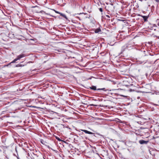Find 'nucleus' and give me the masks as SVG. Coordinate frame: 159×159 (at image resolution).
Wrapping results in <instances>:
<instances>
[{"mask_svg":"<svg viewBox=\"0 0 159 159\" xmlns=\"http://www.w3.org/2000/svg\"><path fill=\"white\" fill-rule=\"evenodd\" d=\"M59 141H61V140L60 139V138H56Z\"/></svg>","mask_w":159,"mask_h":159,"instance_id":"obj_17","label":"nucleus"},{"mask_svg":"<svg viewBox=\"0 0 159 159\" xmlns=\"http://www.w3.org/2000/svg\"><path fill=\"white\" fill-rule=\"evenodd\" d=\"M90 88L93 90H96V87L94 86H92L91 87H90Z\"/></svg>","mask_w":159,"mask_h":159,"instance_id":"obj_9","label":"nucleus"},{"mask_svg":"<svg viewBox=\"0 0 159 159\" xmlns=\"http://www.w3.org/2000/svg\"><path fill=\"white\" fill-rule=\"evenodd\" d=\"M142 17L143 18L144 21L145 22L147 21L148 17L145 16H142Z\"/></svg>","mask_w":159,"mask_h":159,"instance_id":"obj_5","label":"nucleus"},{"mask_svg":"<svg viewBox=\"0 0 159 159\" xmlns=\"http://www.w3.org/2000/svg\"><path fill=\"white\" fill-rule=\"evenodd\" d=\"M97 90H103L105 91V88H102V89H97Z\"/></svg>","mask_w":159,"mask_h":159,"instance_id":"obj_11","label":"nucleus"},{"mask_svg":"<svg viewBox=\"0 0 159 159\" xmlns=\"http://www.w3.org/2000/svg\"><path fill=\"white\" fill-rule=\"evenodd\" d=\"M63 17H64V18H65L66 20L68 19L67 18V17L64 14L63 16Z\"/></svg>","mask_w":159,"mask_h":159,"instance_id":"obj_12","label":"nucleus"},{"mask_svg":"<svg viewBox=\"0 0 159 159\" xmlns=\"http://www.w3.org/2000/svg\"><path fill=\"white\" fill-rule=\"evenodd\" d=\"M60 14L61 16H63V15H64V14H62V13H60Z\"/></svg>","mask_w":159,"mask_h":159,"instance_id":"obj_18","label":"nucleus"},{"mask_svg":"<svg viewBox=\"0 0 159 159\" xmlns=\"http://www.w3.org/2000/svg\"><path fill=\"white\" fill-rule=\"evenodd\" d=\"M24 65H22L20 64V63L18 64L17 65H16V67H22L25 66Z\"/></svg>","mask_w":159,"mask_h":159,"instance_id":"obj_8","label":"nucleus"},{"mask_svg":"<svg viewBox=\"0 0 159 159\" xmlns=\"http://www.w3.org/2000/svg\"><path fill=\"white\" fill-rule=\"evenodd\" d=\"M101 31V29L100 28H98L95 30V33H98Z\"/></svg>","mask_w":159,"mask_h":159,"instance_id":"obj_6","label":"nucleus"},{"mask_svg":"<svg viewBox=\"0 0 159 159\" xmlns=\"http://www.w3.org/2000/svg\"><path fill=\"white\" fill-rule=\"evenodd\" d=\"M148 142V141H146L143 140H141L139 141V143L141 144H147Z\"/></svg>","mask_w":159,"mask_h":159,"instance_id":"obj_3","label":"nucleus"},{"mask_svg":"<svg viewBox=\"0 0 159 159\" xmlns=\"http://www.w3.org/2000/svg\"><path fill=\"white\" fill-rule=\"evenodd\" d=\"M157 93H159V92H157ZM156 94H159V96L157 97V98L156 100H157V101L159 102V94L156 93Z\"/></svg>","mask_w":159,"mask_h":159,"instance_id":"obj_10","label":"nucleus"},{"mask_svg":"<svg viewBox=\"0 0 159 159\" xmlns=\"http://www.w3.org/2000/svg\"><path fill=\"white\" fill-rule=\"evenodd\" d=\"M75 111H72V112H71V113L73 114H78V113H80L79 112L77 111H76V110H75Z\"/></svg>","mask_w":159,"mask_h":159,"instance_id":"obj_7","label":"nucleus"},{"mask_svg":"<svg viewBox=\"0 0 159 159\" xmlns=\"http://www.w3.org/2000/svg\"><path fill=\"white\" fill-rule=\"evenodd\" d=\"M63 17H64V18H65L66 20L68 19L67 18V17L64 14L63 16Z\"/></svg>","mask_w":159,"mask_h":159,"instance_id":"obj_13","label":"nucleus"},{"mask_svg":"<svg viewBox=\"0 0 159 159\" xmlns=\"http://www.w3.org/2000/svg\"><path fill=\"white\" fill-rule=\"evenodd\" d=\"M106 16L108 18H110V16L109 15H107Z\"/></svg>","mask_w":159,"mask_h":159,"instance_id":"obj_19","label":"nucleus"},{"mask_svg":"<svg viewBox=\"0 0 159 159\" xmlns=\"http://www.w3.org/2000/svg\"><path fill=\"white\" fill-rule=\"evenodd\" d=\"M25 56L24 54H21L19 55H18L17 56V57L14 60L12 61L8 65L11 63H15L16 61L18 60H20L21 58L24 57Z\"/></svg>","mask_w":159,"mask_h":159,"instance_id":"obj_1","label":"nucleus"},{"mask_svg":"<svg viewBox=\"0 0 159 159\" xmlns=\"http://www.w3.org/2000/svg\"><path fill=\"white\" fill-rule=\"evenodd\" d=\"M99 10L101 12L102 11V8H100Z\"/></svg>","mask_w":159,"mask_h":159,"instance_id":"obj_16","label":"nucleus"},{"mask_svg":"<svg viewBox=\"0 0 159 159\" xmlns=\"http://www.w3.org/2000/svg\"><path fill=\"white\" fill-rule=\"evenodd\" d=\"M129 91L130 92H132V91H134V90H133V89H130L129 90Z\"/></svg>","mask_w":159,"mask_h":159,"instance_id":"obj_15","label":"nucleus"},{"mask_svg":"<svg viewBox=\"0 0 159 159\" xmlns=\"http://www.w3.org/2000/svg\"><path fill=\"white\" fill-rule=\"evenodd\" d=\"M80 110L81 111V110Z\"/></svg>","mask_w":159,"mask_h":159,"instance_id":"obj_21","label":"nucleus"},{"mask_svg":"<svg viewBox=\"0 0 159 159\" xmlns=\"http://www.w3.org/2000/svg\"><path fill=\"white\" fill-rule=\"evenodd\" d=\"M80 130L84 132L86 134H94L93 133L91 132L88 131V130H86L81 129Z\"/></svg>","mask_w":159,"mask_h":159,"instance_id":"obj_4","label":"nucleus"},{"mask_svg":"<svg viewBox=\"0 0 159 159\" xmlns=\"http://www.w3.org/2000/svg\"><path fill=\"white\" fill-rule=\"evenodd\" d=\"M49 112H51V113L52 114H53L54 115V116L57 115L58 116H60V117L63 116L62 114H61L60 113H59L57 112H54L52 111H49Z\"/></svg>","mask_w":159,"mask_h":159,"instance_id":"obj_2","label":"nucleus"},{"mask_svg":"<svg viewBox=\"0 0 159 159\" xmlns=\"http://www.w3.org/2000/svg\"><path fill=\"white\" fill-rule=\"evenodd\" d=\"M54 11L57 13H58V14H60V12H59V11H56L55 10H54Z\"/></svg>","mask_w":159,"mask_h":159,"instance_id":"obj_14","label":"nucleus"},{"mask_svg":"<svg viewBox=\"0 0 159 159\" xmlns=\"http://www.w3.org/2000/svg\"><path fill=\"white\" fill-rule=\"evenodd\" d=\"M30 107H34V106H30Z\"/></svg>","mask_w":159,"mask_h":159,"instance_id":"obj_20","label":"nucleus"}]
</instances>
